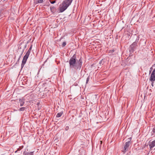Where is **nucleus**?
<instances>
[{
	"label": "nucleus",
	"instance_id": "nucleus-1",
	"mask_svg": "<svg viewBox=\"0 0 155 155\" xmlns=\"http://www.w3.org/2000/svg\"><path fill=\"white\" fill-rule=\"evenodd\" d=\"M69 67L71 69H74L79 70L82 66V62L81 58L76 60L75 54H74L68 61Z\"/></svg>",
	"mask_w": 155,
	"mask_h": 155
},
{
	"label": "nucleus",
	"instance_id": "nucleus-2",
	"mask_svg": "<svg viewBox=\"0 0 155 155\" xmlns=\"http://www.w3.org/2000/svg\"><path fill=\"white\" fill-rule=\"evenodd\" d=\"M73 0H64L62 2L59 7L60 12H62L64 11L71 5Z\"/></svg>",
	"mask_w": 155,
	"mask_h": 155
},
{
	"label": "nucleus",
	"instance_id": "nucleus-3",
	"mask_svg": "<svg viewBox=\"0 0 155 155\" xmlns=\"http://www.w3.org/2000/svg\"><path fill=\"white\" fill-rule=\"evenodd\" d=\"M131 137H130L127 139V141L124 145V150L122 152L124 153L127 151L128 150L129 147L130 145L131 144Z\"/></svg>",
	"mask_w": 155,
	"mask_h": 155
},
{
	"label": "nucleus",
	"instance_id": "nucleus-4",
	"mask_svg": "<svg viewBox=\"0 0 155 155\" xmlns=\"http://www.w3.org/2000/svg\"><path fill=\"white\" fill-rule=\"evenodd\" d=\"M149 79L152 82L151 85L153 87L154 82L155 81V68L152 71Z\"/></svg>",
	"mask_w": 155,
	"mask_h": 155
},
{
	"label": "nucleus",
	"instance_id": "nucleus-5",
	"mask_svg": "<svg viewBox=\"0 0 155 155\" xmlns=\"http://www.w3.org/2000/svg\"><path fill=\"white\" fill-rule=\"evenodd\" d=\"M138 41L136 40L130 46L131 49L129 51L130 52H133L136 49V47L137 46V42Z\"/></svg>",
	"mask_w": 155,
	"mask_h": 155
},
{
	"label": "nucleus",
	"instance_id": "nucleus-6",
	"mask_svg": "<svg viewBox=\"0 0 155 155\" xmlns=\"http://www.w3.org/2000/svg\"><path fill=\"white\" fill-rule=\"evenodd\" d=\"M149 145L150 149L152 150L153 148L155 146V140H154L151 142H149Z\"/></svg>",
	"mask_w": 155,
	"mask_h": 155
},
{
	"label": "nucleus",
	"instance_id": "nucleus-7",
	"mask_svg": "<svg viewBox=\"0 0 155 155\" xmlns=\"http://www.w3.org/2000/svg\"><path fill=\"white\" fill-rule=\"evenodd\" d=\"M19 102L20 103V106H22L25 103V100L23 99H19Z\"/></svg>",
	"mask_w": 155,
	"mask_h": 155
},
{
	"label": "nucleus",
	"instance_id": "nucleus-8",
	"mask_svg": "<svg viewBox=\"0 0 155 155\" xmlns=\"http://www.w3.org/2000/svg\"><path fill=\"white\" fill-rule=\"evenodd\" d=\"M34 153V151L31 152H26L24 151L23 153L24 155H33Z\"/></svg>",
	"mask_w": 155,
	"mask_h": 155
},
{
	"label": "nucleus",
	"instance_id": "nucleus-9",
	"mask_svg": "<svg viewBox=\"0 0 155 155\" xmlns=\"http://www.w3.org/2000/svg\"><path fill=\"white\" fill-rule=\"evenodd\" d=\"M27 60L23 58L21 64V68H22L26 63Z\"/></svg>",
	"mask_w": 155,
	"mask_h": 155
},
{
	"label": "nucleus",
	"instance_id": "nucleus-10",
	"mask_svg": "<svg viewBox=\"0 0 155 155\" xmlns=\"http://www.w3.org/2000/svg\"><path fill=\"white\" fill-rule=\"evenodd\" d=\"M63 114V111H61L59 113H58L56 116V117H61L62 115Z\"/></svg>",
	"mask_w": 155,
	"mask_h": 155
},
{
	"label": "nucleus",
	"instance_id": "nucleus-11",
	"mask_svg": "<svg viewBox=\"0 0 155 155\" xmlns=\"http://www.w3.org/2000/svg\"><path fill=\"white\" fill-rule=\"evenodd\" d=\"M45 1V0H36V3L37 4L42 3Z\"/></svg>",
	"mask_w": 155,
	"mask_h": 155
},
{
	"label": "nucleus",
	"instance_id": "nucleus-12",
	"mask_svg": "<svg viewBox=\"0 0 155 155\" xmlns=\"http://www.w3.org/2000/svg\"><path fill=\"white\" fill-rule=\"evenodd\" d=\"M32 46V45H31V46L29 48L28 50V51L27 52H26V54H28L29 55L30 54Z\"/></svg>",
	"mask_w": 155,
	"mask_h": 155
},
{
	"label": "nucleus",
	"instance_id": "nucleus-13",
	"mask_svg": "<svg viewBox=\"0 0 155 155\" xmlns=\"http://www.w3.org/2000/svg\"><path fill=\"white\" fill-rule=\"evenodd\" d=\"M114 49H112L111 50H110L109 51V53L110 55H112L113 54L114 52Z\"/></svg>",
	"mask_w": 155,
	"mask_h": 155
},
{
	"label": "nucleus",
	"instance_id": "nucleus-14",
	"mask_svg": "<svg viewBox=\"0 0 155 155\" xmlns=\"http://www.w3.org/2000/svg\"><path fill=\"white\" fill-rule=\"evenodd\" d=\"M29 55L27 54H26L23 57V58L26 60H27L29 56Z\"/></svg>",
	"mask_w": 155,
	"mask_h": 155
},
{
	"label": "nucleus",
	"instance_id": "nucleus-15",
	"mask_svg": "<svg viewBox=\"0 0 155 155\" xmlns=\"http://www.w3.org/2000/svg\"><path fill=\"white\" fill-rule=\"evenodd\" d=\"M26 109V108L25 107H22L21 108H20L19 110L21 111H23L25 110V109Z\"/></svg>",
	"mask_w": 155,
	"mask_h": 155
},
{
	"label": "nucleus",
	"instance_id": "nucleus-16",
	"mask_svg": "<svg viewBox=\"0 0 155 155\" xmlns=\"http://www.w3.org/2000/svg\"><path fill=\"white\" fill-rule=\"evenodd\" d=\"M49 2L51 4H53L56 1L55 0H49Z\"/></svg>",
	"mask_w": 155,
	"mask_h": 155
},
{
	"label": "nucleus",
	"instance_id": "nucleus-17",
	"mask_svg": "<svg viewBox=\"0 0 155 155\" xmlns=\"http://www.w3.org/2000/svg\"><path fill=\"white\" fill-rule=\"evenodd\" d=\"M104 63V61L102 59V60H101L100 62H99V64H100L101 65V64H103V63Z\"/></svg>",
	"mask_w": 155,
	"mask_h": 155
},
{
	"label": "nucleus",
	"instance_id": "nucleus-18",
	"mask_svg": "<svg viewBox=\"0 0 155 155\" xmlns=\"http://www.w3.org/2000/svg\"><path fill=\"white\" fill-rule=\"evenodd\" d=\"M66 45V42H64L62 44V46L63 47H65Z\"/></svg>",
	"mask_w": 155,
	"mask_h": 155
},
{
	"label": "nucleus",
	"instance_id": "nucleus-19",
	"mask_svg": "<svg viewBox=\"0 0 155 155\" xmlns=\"http://www.w3.org/2000/svg\"><path fill=\"white\" fill-rule=\"evenodd\" d=\"M89 78H90V76H89L87 77V78L86 81V84H87L88 83V82L89 81Z\"/></svg>",
	"mask_w": 155,
	"mask_h": 155
},
{
	"label": "nucleus",
	"instance_id": "nucleus-20",
	"mask_svg": "<svg viewBox=\"0 0 155 155\" xmlns=\"http://www.w3.org/2000/svg\"><path fill=\"white\" fill-rule=\"evenodd\" d=\"M69 129V127L68 126H67L65 128V130H68Z\"/></svg>",
	"mask_w": 155,
	"mask_h": 155
},
{
	"label": "nucleus",
	"instance_id": "nucleus-21",
	"mask_svg": "<svg viewBox=\"0 0 155 155\" xmlns=\"http://www.w3.org/2000/svg\"><path fill=\"white\" fill-rule=\"evenodd\" d=\"M54 8V6H51L50 7V9L51 11H52V10H53Z\"/></svg>",
	"mask_w": 155,
	"mask_h": 155
},
{
	"label": "nucleus",
	"instance_id": "nucleus-22",
	"mask_svg": "<svg viewBox=\"0 0 155 155\" xmlns=\"http://www.w3.org/2000/svg\"><path fill=\"white\" fill-rule=\"evenodd\" d=\"M152 131L153 133H155V128H153Z\"/></svg>",
	"mask_w": 155,
	"mask_h": 155
},
{
	"label": "nucleus",
	"instance_id": "nucleus-23",
	"mask_svg": "<svg viewBox=\"0 0 155 155\" xmlns=\"http://www.w3.org/2000/svg\"><path fill=\"white\" fill-rule=\"evenodd\" d=\"M152 67H151L150 68V70H152Z\"/></svg>",
	"mask_w": 155,
	"mask_h": 155
},
{
	"label": "nucleus",
	"instance_id": "nucleus-24",
	"mask_svg": "<svg viewBox=\"0 0 155 155\" xmlns=\"http://www.w3.org/2000/svg\"><path fill=\"white\" fill-rule=\"evenodd\" d=\"M102 142L101 141H100V143L101 144H102Z\"/></svg>",
	"mask_w": 155,
	"mask_h": 155
},
{
	"label": "nucleus",
	"instance_id": "nucleus-25",
	"mask_svg": "<svg viewBox=\"0 0 155 155\" xmlns=\"http://www.w3.org/2000/svg\"><path fill=\"white\" fill-rule=\"evenodd\" d=\"M155 65V64H153L152 66V67H154Z\"/></svg>",
	"mask_w": 155,
	"mask_h": 155
},
{
	"label": "nucleus",
	"instance_id": "nucleus-26",
	"mask_svg": "<svg viewBox=\"0 0 155 155\" xmlns=\"http://www.w3.org/2000/svg\"><path fill=\"white\" fill-rule=\"evenodd\" d=\"M21 55L19 57V58H21Z\"/></svg>",
	"mask_w": 155,
	"mask_h": 155
},
{
	"label": "nucleus",
	"instance_id": "nucleus-27",
	"mask_svg": "<svg viewBox=\"0 0 155 155\" xmlns=\"http://www.w3.org/2000/svg\"><path fill=\"white\" fill-rule=\"evenodd\" d=\"M151 71H152L151 70H150V72H149V73H150V74L151 73Z\"/></svg>",
	"mask_w": 155,
	"mask_h": 155
},
{
	"label": "nucleus",
	"instance_id": "nucleus-28",
	"mask_svg": "<svg viewBox=\"0 0 155 155\" xmlns=\"http://www.w3.org/2000/svg\"><path fill=\"white\" fill-rule=\"evenodd\" d=\"M20 58H19L18 59V61H19L20 60Z\"/></svg>",
	"mask_w": 155,
	"mask_h": 155
},
{
	"label": "nucleus",
	"instance_id": "nucleus-29",
	"mask_svg": "<svg viewBox=\"0 0 155 155\" xmlns=\"http://www.w3.org/2000/svg\"><path fill=\"white\" fill-rule=\"evenodd\" d=\"M126 155H129L128 154H126Z\"/></svg>",
	"mask_w": 155,
	"mask_h": 155
},
{
	"label": "nucleus",
	"instance_id": "nucleus-30",
	"mask_svg": "<svg viewBox=\"0 0 155 155\" xmlns=\"http://www.w3.org/2000/svg\"><path fill=\"white\" fill-rule=\"evenodd\" d=\"M17 152V151H15V152L16 153V152Z\"/></svg>",
	"mask_w": 155,
	"mask_h": 155
},
{
	"label": "nucleus",
	"instance_id": "nucleus-31",
	"mask_svg": "<svg viewBox=\"0 0 155 155\" xmlns=\"http://www.w3.org/2000/svg\"><path fill=\"white\" fill-rule=\"evenodd\" d=\"M148 153L147 155H148Z\"/></svg>",
	"mask_w": 155,
	"mask_h": 155
}]
</instances>
